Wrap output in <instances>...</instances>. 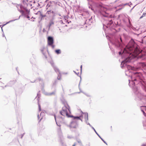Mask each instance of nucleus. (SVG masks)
<instances>
[{"instance_id": "obj_1", "label": "nucleus", "mask_w": 146, "mask_h": 146, "mask_svg": "<svg viewBox=\"0 0 146 146\" xmlns=\"http://www.w3.org/2000/svg\"><path fill=\"white\" fill-rule=\"evenodd\" d=\"M132 52L137 54L139 52V51L137 44L134 42L133 40H131L123 50L119 51V55L123 54V55L127 54V56H128L129 54H130Z\"/></svg>"}, {"instance_id": "obj_2", "label": "nucleus", "mask_w": 146, "mask_h": 146, "mask_svg": "<svg viewBox=\"0 0 146 146\" xmlns=\"http://www.w3.org/2000/svg\"><path fill=\"white\" fill-rule=\"evenodd\" d=\"M60 114L63 116H66L68 117H73L74 119H80L82 121L81 119V116H74L72 115H70L71 112L70 109V107L67 104H65L64 106L62 108V110L60 111Z\"/></svg>"}, {"instance_id": "obj_3", "label": "nucleus", "mask_w": 146, "mask_h": 146, "mask_svg": "<svg viewBox=\"0 0 146 146\" xmlns=\"http://www.w3.org/2000/svg\"><path fill=\"white\" fill-rule=\"evenodd\" d=\"M141 76V74L140 72H136L133 74L131 76V79L133 86H135V83L133 81H136L139 80L140 79Z\"/></svg>"}, {"instance_id": "obj_4", "label": "nucleus", "mask_w": 146, "mask_h": 146, "mask_svg": "<svg viewBox=\"0 0 146 146\" xmlns=\"http://www.w3.org/2000/svg\"><path fill=\"white\" fill-rule=\"evenodd\" d=\"M110 21L106 24H103V29L105 31L106 37L108 40H110V34L109 33V31L110 29Z\"/></svg>"}, {"instance_id": "obj_5", "label": "nucleus", "mask_w": 146, "mask_h": 146, "mask_svg": "<svg viewBox=\"0 0 146 146\" xmlns=\"http://www.w3.org/2000/svg\"><path fill=\"white\" fill-rule=\"evenodd\" d=\"M76 119H73L74 120L72 121L69 126L70 128H76L78 127V122L77 121L75 120Z\"/></svg>"}, {"instance_id": "obj_6", "label": "nucleus", "mask_w": 146, "mask_h": 146, "mask_svg": "<svg viewBox=\"0 0 146 146\" xmlns=\"http://www.w3.org/2000/svg\"><path fill=\"white\" fill-rule=\"evenodd\" d=\"M50 63L52 66H53L55 71L56 72H58L59 73V74H58L57 79L58 80H60V73L59 71V70L56 67L54 66V63L52 62H51Z\"/></svg>"}, {"instance_id": "obj_7", "label": "nucleus", "mask_w": 146, "mask_h": 146, "mask_svg": "<svg viewBox=\"0 0 146 146\" xmlns=\"http://www.w3.org/2000/svg\"><path fill=\"white\" fill-rule=\"evenodd\" d=\"M25 11L23 10L21 13L22 16L24 17L26 16V15H29V14L30 11L29 10L27 9L26 8H24Z\"/></svg>"}, {"instance_id": "obj_8", "label": "nucleus", "mask_w": 146, "mask_h": 146, "mask_svg": "<svg viewBox=\"0 0 146 146\" xmlns=\"http://www.w3.org/2000/svg\"><path fill=\"white\" fill-rule=\"evenodd\" d=\"M134 90L135 92V94H137V96L140 98L141 99L142 97V95L141 93L139 91L137 88L136 89H134Z\"/></svg>"}, {"instance_id": "obj_9", "label": "nucleus", "mask_w": 146, "mask_h": 146, "mask_svg": "<svg viewBox=\"0 0 146 146\" xmlns=\"http://www.w3.org/2000/svg\"><path fill=\"white\" fill-rule=\"evenodd\" d=\"M48 41L49 45H52L53 43V39L51 36H49L48 38Z\"/></svg>"}, {"instance_id": "obj_10", "label": "nucleus", "mask_w": 146, "mask_h": 146, "mask_svg": "<svg viewBox=\"0 0 146 146\" xmlns=\"http://www.w3.org/2000/svg\"><path fill=\"white\" fill-rule=\"evenodd\" d=\"M85 115V121H86V123L88 124L92 128V127H93L91 126V125L88 122H87V121L88 120V113H83Z\"/></svg>"}, {"instance_id": "obj_11", "label": "nucleus", "mask_w": 146, "mask_h": 146, "mask_svg": "<svg viewBox=\"0 0 146 146\" xmlns=\"http://www.w3.org/2000/svg\"><path fill=\"white\" fill-rule=\"evenodd\" d=\"M16 7L17 9L21 13L23 10L22 9L23 8V7L21 5H17Z\"/></svg>"}, {"instance_id": "obj_12", "label": "nucleus", "mask_w": 146, "mask_h": 146, "mask_svg": "<svg viewBox=\"0 0 146 146\" xmlns=\"http://www.w3.org/2000/svg\"><path fill=\"white\" fill-rule=\"evenodd\" d=\"M21 17V16H20L19 17V18L17 19H14V20H11L10 21H9L8 22H7L5 24H4L3 25H0V26L1 27V26H2V27H1V29H2V31H3V29H2V27L5 26V25L6 24H8L11 22H13V21H15V20H18V19H20V18Z\"/></svg>"}, {"instance_id": "obj_13", "label": "nucleus", "mask_w": 146, "mask_h": 146, "mask_svg": "<svg viewBox=\"0 0 146 146\" xmlns=\"http://www.w3.org/2000/svg\"><path fill=\"white\" fill-rule=\"evenodd\" d=\"M130 61V60H129V58H126L124 61H123L121 63V65L122 64H124L125 63H126L127 62H129Z\"/></svg>"}, {"instance_id": "obj_14", "label": "nucleus", "mask_w": 146, "mask_h": 146, "mask_svg": "<svg viewBox=\"0 0 146 146\" xmlns=\"http://www.w3.org/2000/svg\"><path fill=\"white\" fill-rule=\"evenodd\" d=\"M92 128L94 130L95 133H96V134L98 135L100 137V138L101 139V140L106 144L107 145V144L106 143V142L103 140V139L100 136V135L98 133L96 132V131L95 129L93 127H92Z\"/></svg>"}, {"instance_id": "obj_15", "label": "nucleus", "mask_w": 146, "mask_h": 146, "mask_svg": "<svg viewBox=\"0 0 146 146\" xmlns=\"http://www.w3.org/2000/svg\"><path fill=\"white\" fill-rule=\"evenodd\" d=\"M55 92H53L51 93H45V94L47 96H51L52 95H54L55 94Z\"/></svg>"}, {"instance_id": "obj_16", "label": "nucleus", "mask_w": 146, "mask_h": 146, "mask_svg": "<svg viewBox=\"0 0 146 146\" xmlns=\"http://www.w3.org/2000/svg\"><path fill=\"white\" fill-rule=\"evenodd\" d=\"M45 115V113L43 112H42L40 113V117H41V118L40 119L39 122H40L41 120L42 119L43 117Z\"/></svg>"}, {"instance_id": "obj_17", "label": "nucleus", "mask_w": 146, "mask_h": 146, "mask_svg": "<svg viewBox=\"0 0 146 146\" xmlns=\"http://www.w3.org/2000/svg\"><path fill=\"white\" fill-rule=\"evenodd\" d=\"M92 17L90 18H89L88 19H87L86 20V21H88L89 22V24L90 25V23H92Z\"/></svg>"}, {"instance_id": "obj_18", "label": "nucleus", "mask_w": 146, "mask_h": 146, "mask_svg": "<svg viewBox=\"0 0 146 146\" xmlns=\"http://www.w3.org/2000/svg\"><path fill=\"white\" fill-rule=\"evenodd\" d=\"M54 22L52 20H51L50 21V22L49 23V25H48L49 27L50 28V27H51V25H54Z\"/></svg>"}, {"instance_id": "obj_19", "label": "nucleus", "mask_w": 146, "mask_h": 146, "mask_svg": "<svg viewBox=\"0 0 146 146\" xmlns=\"http://www.w3.org/2000/svg\"><path fill=\"white\" fill-rule=\"evenodd\" d=\"M55 52L57 54H60L61 53V51L60 49H58L55 50Z\"/></svg>"}, {"instance_id": "obj_20", "label": "nucleus", "mask_w": 146, "mask_h": 146, "mask_svg": "<svg viewBox=\"0 0 146 146\" xmlns=\"http://www.w3.org/2000/svg\"><path fill=\"white\" fill-rule=\"evenodd\" d=\"M47 13L48 14H51V13L53 14H54V12L53 11H48Z\"/></svg>"}, {"instance_id": "obj_21", "label": "nucleus", "mask_w": 146, "mask_h": 146, "mask_svg": "<svg viewBox=\"0 0 146 146\" xmlns=\"http://www.w3.org/2000/svg\"><path fill=\"white\" fill-rule=\"evenodd\" d=\"M146 15V13H143L142 16L140 18V19L142 18L143 17H145Z\"/></svg>"}, {"instance_id": "obj_22", "label": "nucleus", "mask_w": 146, "mask_h": 146, "mask_svg": "<svg viewBox=\"0 0 146 146\" xmlns=\"http://www.w3.org/2000/svg\"><path fill=\"white\" fill-rule=\"evenodd\" d=\"M44 49V48H43V49L41 51H42V53H43V54L45 56V57L46 58H47V57L46 56V55H45V53H44V52H43V50Z\"/></svg>"}, {"instance_id": "obj_23", "label": "nucleus", "mask_w": 146, "mask_h": 146, "mask_svg": "<svg viewBox=\"0 0 146 146\" xmlns=\"http://www.w3.org/2000/svg\"><path fill=\"white\" fill-rule=\"evenodd\" d=\"M38 108H39V111H41V108L40 106L38 103Z\"/></svg>"}, {"instance_id": "obj_24", "label": "nucleus", "mask_w": 146, "mask_h": 146, "mask_svg": "<svg viewBox=\"0 0 146 146\" xmlns=\"http://www.w3.org/2000/svg\"><path fill=\"white\" fill-rule=\"evenodd\" d=\"M109 15L108 14L106 13V14L104 15V16L106 17H109Z\"/></svg>"}, {"instance_id": "obj_25", "label": "nucleus", "mask_w": 146, "mask_h": 146, "mask_svg": "<svg viewBox=\"0 0 146 146\" xmlns=\"http://www.w3.org/2000/svg\"><path fill=\"white\" fill-rule=\"evenodd\" d=\"M38 80L39 81H41L42 82V80L40 78H38L37 80Z\"/></svg>"}, {"instance_id": "obj_26", "label": "nucleus", "mask_w": 146, "mask_h": 146, "mask_svg": "<svg viewBox=\"0 0 146 146\" xmlns=\"http://www.w3.org/2000/svg\"><path fill=\"white\" fill-rule=\"evenodd\" d=\"M58 132H61V129L60 127H59L58 129Z\"/></svg>"}, {"instance_id": "obj_27", "label": "nucleus", "mask_w": 146, "mask_h": 146, "mask_svg": "<svg viewBox=\"0 0 146 146\" xmlns=\"http://www.w3.org/2000/svg\"><path fill=\"white\" fill-rule=\"evenodd\" d=\"M54 118H55V121H56V116H55V115H54ZM56 122V124L58 126L60 127V125H58L57 123V122Z\"/></svg>"}, {"instance_id": "obj_28", "label": "nucleus", "mask_w": 146, "mask_h": 146, "mask_svg": "<svg viewBox=\"0 0 146 146\" xmlns=\"http://www.w3.org/2000/svg\"><path fill=\"white\" fill-rule=\"evenodd\" d=\"M29 15H26V16L24 17H27V18L29 19V20L30 19H29L30 17L29 16Z\"/></svg>"}, {"instance_id": "obj_29", "label": "nucleus", "mask_w": 146, "mask_h": 146, "mask_svg": "<svg viewBox=\"0 0 146 146\" xmlns=\"http://www.w3.org/2000/svg\"><path fill=\"white\" fill-rule=\"evenodd\" d=\"M59 22L60 23L62 24H63V21H62V20H60V21H59Z\"/></svg>"}, {"instance_id": "obj_30", "label": "nucleus", "mask_w": 146, "mask_h": 146, "mask_svg": "<svg viewBox=\"0 0 146 146\" xmlns=\"http://www.w3.org/2000/svg\"><path fill=\"white\" fill-rule=\"evenodd\" d=\"M78 142L79 143H80V144H82V143H81V141L80 140V141H78Z\"/></svg>"}, {"instance_id": "obj_31", "label": "nucleus", "mask_w": 146, "mask_h": 146, "mask_svg": "<svg viewBox=\"0 0 146 146\" xmlns=\"http://www.w3.org/2000/svg\"><path fill=\"white\" fill-rule=\"evenodd\" d=\"M127 5V3H126L125 4H122L121 5H120L121 6H123V7H124L125 5Z\"/></svg>"}, {"instance_id": "obj_32", "label": "nucleus", "mask_w": 146, "mask_h": 146, "mask_svg": "<svg viewBox=\"0 0 146 146\" xmlns=\"http://www.w3.org/2000/svg\"><path fill=\"white\" fill-rule=\"evenodd\" d=\"M50 45L53 48H54V45H53V44H52V45Z\"/></svg>"}, {"instance_id": "obj_33", "label": "nucleus", "mask_w": 146, "mask_h": 146, "mask_svg": "<svg viewBox=\"0 0 146 146\" xmlns=\"http://www.w3.org/2000/svg\"><path fill=\"white\" fill-rule=\"evenodd\" d=\"M110 25L112 23H113V21H112L111 20H110Z\"/></svg>"}, {"instance_id": "obj_34", "label": "nucleus", "mask_w": 146, "mask_h": 146, "mask_svg": "<svg viewBox=\"0 0 146 146\" xmlns=\"http://www.w3.org/2000/svg\"><path fill=\"white\" fill-rule=\"evenodd\" d=\"M40 116L39 115H38V119H40Z\"/></svg>"}, {"instance_id": "obj_35", "label": "nucleus", "mask_w": 146, "mask_h": 146, "mask_svg": "<svg viewBox=\"0 0 146 146\" xmlns=\"http://www.w3.org/2000/svg\"><path fill=\"white\" fill-rule=\"evenodd\" d=\"M143 115H144L145 116V114H146V113H145V111H143Z\"/></svg>"}, {"instance_id": "obj_36", "label": "nucleus", "mask_w": 146, "mask_h": 146, "mask_svg": "<svg viewBox=\"0 0 146 146\" xmlns=\"http://www.w3.org/2000/svg\"><path fill=\"white\" fill-rule=\"evenodd\" d=\"M141 111L143 112V111H144V110L142 109V108H141Z\"/></svg>"}, {"instance_id": "obj_37", "label": "nucleus", "mask_w": 146, "mask_h": 146, "mask_svg": "<svg viewBox=\"0 0 146 146\" xmlns=\"http://www.w3.org/2000/svg\"><path fill=\"white\" fill-rule=\"evenodd\" d=\"M128 68H130V69L131 68L132 69V68H131V67L130 66H128Z\"/></svg>"}, {"instance_id": "obj_38", "label": "nucleus", "mask_w": 146, "mask_h": 146, "mask_svg": "<svg viewBox=\"0 0 146 146\" xmlns=\"http://www.w3.org/2000/svg\"><path fill=\"white\" fill-rule=\"evenodd\" d=\"M82 65H81L80 66V68H81V71H82Z\"/></svg>"}, {"instance_id": "obj_39", "label": "nucleus", "mask_w": 146, "mask_h": 146, "mask_svg": "<svg viewBox=\"0 0 146 146\" xmlns=\"http://www.w3.org/2000/svg\"><path fill=\"white\" fill-rule=\"evenodd\" d=\"M23 135H24V134H22V135H21V139L22 138V137H23Z\"/></svg>"}, {"instance_id": "obj_40", "label": "nucleus", "mask_w": 146, "mask_h": 146, "mask_svg": "<svg viewBox=\"0 0 146 146\" xmlns=\"http://www.w3.org/2000/svg\"><path fill=\"white\" fill-rule=\"evenodd\" d=\"M141 146H146V144H143Z\"/></svg>"}, {"instance_id": "obj_41", "label": "nucleus", "mask_w": 146, "mask_h": 146, "mask_svg": "<svg viewBox=\"0 0 146 146\" xmlns=\"http://www.w3.org/2000/svg\"><path fill=\"white\" fill-rule=\"evenodd\" d=\"M120 41L122 42V40L121 38H120Z\"/></svg>"}, {"instance_id": "obj_42", "label": "nucleus", "mask_w": 146, "mask_h": 146, "mask_svg": "<svg viewBox=\"0 0 146 146\" xmlns=\"http://www.w3.org/2000/svg\"><path fill=\"white\" fill-rule=\"evenodd\" d=\"M76 145V144H74L72 146H75V145Z\"/></svg>"}, {"instance_id": "obj_43", "label": "nucleus", "mask_w": 146, "mask_h": 146, "mask_svg": "<svg viewBox=\"0 0 146 146\" xmlns=\"http://www.w3.org/2000/svg\"><path fill=\"white\" fill-rule=\"evenodd\" d=\"M39 97H38V98H37V100H38V101H39V100H38V98H39Z\"/></svg>"}, {"instance_id": "obj_44", "label": "nucleus", "mask_w": 146, "mask_h": 146, "mask_svg": "<svg viewBox=\"0 0 146 146\" xmlns=\"http://www.w3.org/2000/svg\"><path fill=\"white\" fill-rule=\"evenodd\" d=\"M74 72H75V73L76 74H77V75H78V73H76L74 71Z\"/></svg>"}, {"instance_id": "obj_45", "label": "nucleus", "mask_w": 146, "mask_h": 146, "mask_svg": "<svg viewBox=\"0 0 146 146\" xmlns=\"http://www.w3.org/2000/svg\"><path fill=\"white\" fill-rule=\"evenodd\" d=\"M86 14H88V12H86Z\"/></svg>"}, {"instance_id": "obj_46", "label": "nucleus", "mask_w": 146, "mask_h": 146, "mask_svg": "<svg viewBox=\"0 0 146 146\" xmlns=\"http://www.w3.org/2000/svg\"><path fill=\"white\" fill-rule=\"evenodd\" d=\"M81 15H82V16H83V15H83V13L82 14H81Z\"/></svg>"}, {"instance_id": "obj_47", "label": "nucleus", "mask_w": 146, "mask_h": 146, "mask_svg": "<svg viewBox=\"0 0 146 146\" xmlns=\"http://www.w3.org/2000/svg\"><path fill=\"white\" fill-rule=\"evenodd\" d=\"M31 21H34V20H32Z\"/></svg>"}, {"instance_id": "obj_48", "label": "nucleus", "mask_w": 146, "mask_h": 146, "mask_svg": "<svg viewBox=\"0 0 146 146\" xmlns=\"http://www.w3.org/2000/svg\"><path fill=\"white\" fill-rule=\"evenodd\" d=\"M110 18L111 17H112L110 15Z\"/></svg>"}, {"instance_id": "obj_49", "label": "nucleus", "mask_w": 146, "mask_h": 146, "mask_svg": "<svg viewBox=\"0 0 146 146\" xmlns=\"http://www.w3.org/2000/svg\"><path fill=\"white\" fill-rule=\"evenodd\" d=\"M108 45H110V44H109V42H108Z\"/></svg>"}, {"instance_id": "obj_50", "label": "nucleus", "mask_w": 146, "mask_h": 146, "mask_svg": "<svg viewBox=\"0 0 146 146\" xmlns=\"http://www.w3.org/2000/svg\"><path fill=\"white\" fill-rule=\"evenodd\" d=\"M91 9L92 10H93V9H92V8H91Z\"/></svg>"}, {"instance_id": "obj_51", "label": "nucleus", "mask_w": 146, "mask_h": 146, "mask_svg": "<svg viewBox=\"0 0 146 146\" xmlns=\"http://www.w3.org/2000/svg\"><path fill=\"white\" fill-rule=\"evenodd\" d=\"M37 96L38 95V94H37Z\"/></svg>"}, {"instance_id": "obj_52", "label": "nucleus", "mask_w": 146, "mask_h": 146, "mask_svg": "<svg viewBox=\"0 0 146 146\" xmlns=\"http://www.w3.org/2000/svg\"><path fill=\"white\" fill-rule=\"evenodd\" d=\"M33 18V17L31 18V19H32V18Z\"/></svg>"}, {"instance_id": "obj_53", "label": "nucleus", "mask_w": 146, "mask_h": 146, "mask_svg": "<svg viewBox=\"0 0 146 146\" xmlns=\"http://www.w3.org/2000/svg\"><path fill=\"white\" fill-rule=\"evenodd\" d=\"M4 35H3V36H4Z\"/></svg>"}, {"instance_id": "obj_54", "label": "nucleus", "mask_w": 146, "mask_h": 146, "mask_svg": "<svg viewBox=\"0 0 146 146\" xmlns=\"http://www.w3.org/2000/svg\"><path fill=\"white\" fill-rule=\"evenodd\" d=\"M16 70H17V68H16Z\"/></svg>"}, {"instance_id": "obj_55", "label": "nucleus", "mask_w": 146, "mask_h": 146, "mask_svg": "<svg viewBox=\"0 0 146 146\" xmlns=\"http://www.w3.org/2000/svg\"><path fill=\"white\" fill-rule=\"evenodd\" d=\"M119 46H120V44H119Z\"/></svg>"}, {"instance_id": "obj_56", "label": "nucleus", "mask_w": 146, "mask_h": 146, "mask_svg": "<svg viewBox=\"0 0 146 146\" xmlns=\"http://www.w3.org/2000/svg\"><path fill=\"white\" fill-rule=\"evenodd\" d=\"M79 85H80V84H79Z\"/></svg>"}, {"instance_id": "obj_57", "label": "nucleus", "mask_w": 146, "mask_h": 146, "mask_svg": "<svg viewBox=\"0 0 146 146\" xmlns=\"http://www.w3.org/2000/svg\"><path fill=\"white\" fill-rule=\"evenodd\" d=\"M89 8H90V7H89Z\"/></svg>"}, {"instance_id": "obj_58", "label": "nucleus", "mask_w": 146, "mask_h": 146, "mask_svg": "<svg viewBox=\"0 0 146 146\" xmlns=\"http://www.w3.org/2000/svg\"><path fill=\"white\" fill-rule=\"evenodd\" d=\"M79 88V90H80V88Z\"/></svg>"}]
</instances>
